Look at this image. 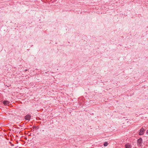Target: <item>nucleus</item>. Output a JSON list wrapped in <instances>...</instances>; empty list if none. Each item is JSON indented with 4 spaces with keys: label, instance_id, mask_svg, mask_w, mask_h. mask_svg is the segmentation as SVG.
<instances>
[{
    "label": "nucleus",
    "instance_id": "nucleus-1",
    "mask_svg": "<svg viewBox=\"0 0 148 148\" xmlns=\"http://www.w3.org/2000/svg\"><path fill=\"white\" fill-rule=\"evenodd\" d=\"M142 139L141 138H139L137 140V144L139 146H140L141 145V144L142 143Z\"/></svg>",
    "mask_w": 148,
    "mask_h": 148
},
{
    "label": "nucleus",
    "instance_id": "nucleus-2",
    "mask_svg": "<svg viewBox=\"0 0 148 148\" xmlns=\"http://www.w3.org/2000/svg\"><path fill=\"white\" fill-rule=\"evenodd\" d=\"M145 131L144 129L143 128H142L140 129V131L139 133V134L140 135H143Z\"/></svg>",
    "mask_w": 148,
    "mask_h": 148
},
{
    "label": "nucleus",
    "instance_id": "nucleus-3",
    "mask_svg": "<svg viewBox=\"0 0 148 148\" xmlns=\"http://www.w3.org/2000/svg\"><path fill=\"white\" fill-rule=\"evenodd\" d=\"M31 119V116L30 115L27 114L25 117V119L27 120H29Z\"/></svg>",
    "mask_w": 148,
    "mask_h": 148
},
{
    "label": "nucleus",
    "instance_id": "nucleus-4",
    "mask_svg": "<svg viewBox=\"0 0 148 148\" xmlns=\"http://www.w3.org/2000/svg\"><path fill=\"white\" fill-rule=\"evenodd\" d=\"M9 103V102L8 101H4L3 102V103L5 105H8Z\"/></svg>",
    "mask_w": 148,
    "mask_h": 148
},
{
    "label": "nucleus",
    "instance_id": "nucleus-5",
    "mask_svg": "<svg viewBox=\"0 0 148 148\" xmlns=\"http://www.w3.org/2000/svg\"><path fill=\"white\" fill-rule=\"evenodd\" d=\"M125 148H131V146L129 144H126L125 145Z\"/></svg>",
    "mask_w": 148,
    "mask_h": 148
},
{
    "label": "nucleus",
    "instance_id": "nucleus-6",
    "mask_svg": "<svg viewBox=\"0 0 148 148\" xmlns=\"http://www.w3.org/2000/svg\"><path fill=\"white\" fill-rule=\"evenodd\" d=\"M108 143L106 142H105L103 144V145L104 146H107L108 145Z\"/></svg>",
    "mask_w": 148,
    "mask_h": 148
},
{
    "label": "nucleus",
    "instance_id": "nucleus-7",
    "mask_svg": "<svg viewBox=\"0 0 148 148\" xmlns=\"http://www.w3.org/2000/svg\"><path fill=\"white\" fill-rule=\"evenodd\" d=\"M146 133L147 134H148V130H147L146 131Z\"/></svg>",
    "mask_w": 148,
    "mask_h": 148
}]
</instances>
